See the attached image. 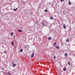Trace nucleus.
<instances>
[{
  "instance_id": "obj_1",
  "label": "nucleus",
  "mask_w": 75,
  "mask_h": 75,
  "mask_svg": "<svg viewBox=\"0 0 75 75\" xmlns=\"http://www.w3.org/2000/svg\"><path fill=\"white\" fill-rule=\"evenodd\" d=\"M34 53H33L31 55V58H33L34 57Z\"/></svg>"
},
{
  "instance_id": "obj_2",
  "label": "nucleus",
  "mask_w": 75,
  "mask_h": 75,
  "mask_svg": "<svg viewBox=\"0 0 75 75\" xmlns=\"http://www.w3.org/2000/svg\"><path fill=\"white\" fill-rule=\"evenodd\" d=\"M63 28H67V27H66V25L65 24H63Z\"/></svg>"
},
{
  "instance_id": "obj_3",
  "label": "nucleus",
  "mask_w": 75,
  "mask_h": 75,
  "mask_svg": "<svg viewBox=\"0 0 75 75\" xmlns=\"http://www.w3.org/2000/svg\"><path fill=\"white\" fill-rule=\"evenodd\" d=\"M17 62V61L16 60H13L12 61V63L13 64H14L15 62Z\"/></svg>"
},
{
  "instance_id": "obj_4",
  "label": "nucleus",
  "mask_w": 75,
  "mask_h": 75,
  "mask_svg": "<svg viewBox=\"0 0 75 75\" xmlns=\"http://www.w3.org/2000/svg\"><path fill=\"white\" fill-rule=\"evenodd\" d=\"M23 49H21L20 50V52H23Z\"/></svg>"
},
{
  "instance_id": "obj_5",
  "label": "nucleus",
  "mask_w": 75,
  "mask_h": 75,
  "mask_svg": "<svg viewBox=\"0 0 75 75\" xmlns=\"http://www.w3.org/2000/svg\"><path fill=\"white\" fill-rule=\"evenodd\" d=\"M7 51L5 50L3 52L4 53H5V54H7Z\"/></svg>"
},
{
  "instance_id": "obj_6",
  "label": "nucleus",
  "mask_w": 75,
  "mask_h": 75,
  "mask_svg": "<svg viewBox=\"0 0 75 75\" xmlns=\"http://www.w3.org/2000/svg\"><path fill=\"white\" fill-rule=\"evenodd\" d=\"M63 70L64 71H67V69H66V68H64L63 69Z\"/></svg>"
},
{
  "instance_id": "obj_7",
  "label": "nucleus",
  "mask_w": 75,
  "mask_h": 75,
  "mask_svg": "<svg viewBox=\"0 0 75 75\" xmlns=\"http://www.w3.org/2000/svg\"><path fill=\"white\" fill-rule=\"evenodd\" d=\"M66 42H69V39H67L66 40Z\"/></svg>"
},
{
  "instance_id": "obj_8",
  "label": "nucleus",
  "mask_w": 75,
  "mask_h": 75,
  "mask_svg": "<svg viewBox=\"0 0 75 75\" xmlns=\"http://www.w3.org/2000/svg\"><path fill=\"white\" fill-rule=\"evenodd\" d=\"M51 39H52V38L49 37V38H48V40H51Z\"/></svg>"
},
{
  "instance_id": "obj_9",
  "label": "nucleus",
  "mask_w": 75,
  "mask_h": 75,
  "mask_svg": "<svg viewBox=\"0 0 75 75\" xmlns=\"http://www.w3.org/2000/svg\"><path fill=\"white\" fill-rule=\"evenodd\" d=\"M55 45H56V42H55L53 45V46H54V47H55Z\"/></svg>"
},
{
  "instance_id": "obj_10",
  "label": "nucleus",
  "mask_w": 75,
  "mask_h": 75,
  "mask_svg": "<svg viewBox=\"0 0 75 75\" xmlns=\"http://www.w3.org/2000/svg\"><path fill=\"white\" fill-rule=\"evenodd\" d=\"M50 19L51 20H54V18H53V17H50Z\"/></svg>"
},
{
  "instance_id": "obj_11",
  "label": "nucleus",
  "mask_w": 75,
  "mask_h": 75,
  "mask_svg": "<svg viewBox=\"0 0 75 75\" xmlns=\"http://www.w3.org/2000/svg\"><path fill=\"white\" fill-rule=\"evenodd\" d=\"M69 5H71V3L70 2V1H69Z\"/></svg>"
},
{
  "instance_id": "obj_12",
  "label": "nucleus",
  "mask_w": 75,
  "mask_h": 75,
  "mask_svg": "<svg viewBox=\"0 0 75 75\" xmlns=\"http://www.w3.org/2000/svg\"><path fill=\"white\" fill-rule=\"evenodd\" d=\"M13 10L14 11H16V10H17V8L16 9H13Z\"/></svg>"
},
{
  "instance_id": "obj_13",
  "label": "nucleus",
  "mask_w": 75,
  "mask_h": 75,
  "mask_svg": "<svg viewBox=\"0 0 75 75\" xmlns=\"http://www.w3.org/2000/svg\"><path fill=\"white\" fill-rule=\"evenodd\" d=\"M13 67H16V64H13Z\"/></svg>"
},
{
  "instance_id": "obj_14",
  "label": "nucleus",
  "mask_w": 75,
  "mask_h": 75,
  "mask_svg": "<svg viewBox=\"0 0 75 75\" xmlns=\"http://www.w3.org/2000/svg\"><path fill=\"white\" fill-rule=\"evenodd\" d=\"M56 47L57 49H59V46H56Z\"/></svg>"
},
{
  "instance_id": "obj_15",
  "label": "nucleus",
  "mask_w": 75,
  "mask_h": 75,
  "mask_svg": "<svg viewBox=\"0 0 75 75\" xmlns=\"http://www.w3.org/2000/svg\"><path fill=\"white\" fill-rule=\"evenodd\" d=\"M65 55L66 57H67V56H68V54H67V53H65Z\"/></svg>"
},
{
  "instance_id": "obj_16",
  "label": "nucleus",
  "mask_w": 75,
  "mask_h": 75,
  "mask_svg": "<svg viewBox=\"0 0 75 75\" xmlns=\"http://www.w3.org/2000/svg\"><path fill=\"white\" fill-rule=\"evenodd\" d=\"M11 44L12 45H14V42H11Z\"/></svg>"
},
{
  "instance_id": "obj_17",
  "label": "nucleus",
  "mask_w": 75,
  "mask_h": 75,
  "mask_svg": "<svg viewBox=\"0 0 75 75\" xmlns=\"http://www.w3.org/2000/svg\"><path fill=\"white\" fill-rule=\"evenodd\" d=\"M18 32H22V30H18Z\"/></svg>"
},
{
  "instance_id": "obj_18",
  "label": "nucleus",
  "mask_w": 75,
  "mask_h": 75,
  "mask_svg": "<svg viewBox=\"0 0 75 75\" xmlns=\"http://www.w3.org/2000/svg\"><path fill=\"white\" fill-rule=\"evenodd\" d=\"M41 24L42 25H44V23H42Z\"/></svg>"
},
{
  "instance_id": "obj_19",
  "label": "nucleus",
  "mask_w": 75,
  "mask_h": 75,
  "mask_svg": "<svg viewBox=\"0 0 75 75\" xmlns=\"http://www.w3.org/2000/svg\"><path fill=\"white\" fill-rule=\"evenodd\" d=\"M13 35V33H11V35Z\"/></svg>"
},
{
  "instance_id": "obj_20",
  "label": "nucleus",
  "mask_w": 75,
  "mask_h": 75,
  "mask_svg": "<svg viewBox=\"0 0 75 75\" xmlns=\"http://www.w3.org/2000/svg\"><path fill=\"white\" fill-rule=\"evenodd\" d=\"M44 11H45V12H47V9H46V10H45Z\"/></svg>"
},
{
  "instance_id": "obj_21",
  "label": "nucleus",
  "mask_w": 75,
  "mask_h": 75,
  "mask_svg": "<svg viewBox=\"0 0 75 75\" xmlns=\"http://www.w3.org/2000/svg\"><path fill=\"white\" fill-rule=\"evenodd\" d=\"M8 74V75H11V74H10V73H9V72H8L7 73Z\"/></svg>"
},
{
  "instance_id": "obj_22",
  "label": "nucleus",
  "mask_w": 75,
  "mask_h": 75,
  "mask_svg": "<svg viewBox=\"0 0 75 75\" xmlns=\"http://www.w3.org/2000/svg\"><path fill=\"white\" fill-rule=\"evenodd\" d=\"M64 1V0H60V1H61V2H62V1Z\"/></svg>"
},
{
  "instance_id": "obj_23",
  "label": "nucleus",
  "mask_w": 75,
  "mask_h": 75,
  "mask_svg": "<svg viewBox=\"0 0 75 75\" xmlns=\"http://www.w3.org/2000/svg\"><path fill=\"white\" fill-rule=\"evenodd\" d=\"M1 69H2V70H4V67H3Z\"/></svg>"
},
{
  "instance_id": "obj_24",
  "label": "nucleus",
  "mask_w": 75,
  "mask_h": 75,
  "mask_svg": "<svg viewBox=\"0 0 75 75\" xmlns=\"http://www.w3.org/2000/svg\"><path fill=\"white\" fill-rule=\"evenodd\" d=\"M37 23H38V21H37L36 23V24H37Z\"/></svg>"
},
{
  "instance_id": "obj_25",
  "label": "nucleus",
  "mask_w": 75,
  "mask_h": 75,
  "mask_svg": "<svg viewBox=\"0 0 75 75\" xmlns=\"http://www.w3.org/2000/svg\"><path fill=\"white\" fill-rule=\"evenodd\" d=\"M68 64H69V65H71V64H70V63H69V62H68Z\"/></svg>"
},
{
  "instance_id": "obj_26",
  "label": "nucleus",
  "mask_w": 75,
  "mask_h": 75,
  "mask_svg": "<svg viewBox=\"0 0 75 75\" xmlns=\"http://www.w3.org/2000/svg\"><path fill=\"white\" fill-rule=\"evenodd\" d=\"M23 4H25V2H23Z\"/></svg>"
},
{
  "instance_id": "obj_27",
  "label": "nucleus",
  "mask_w": 75,
  "mask_h": 75,
  "mask_svg": "<svg viewBox=\"0 0 75 75\" xmlns=\"http://www.w3.org/2000/svg\"><path fill=\"white\" fill-rule=\"evenodd\" d=\"M27 48V47L26 46H25V49H26Z\"/></svg>"
},
{
  "instance_id": "obj_28",
  "label": "nucleus",
  "mask_w": 75,
  "mask_h": 75,
  "mask_svg": "<svg viewBox=\"0 0 75 75\" xmlns=\"http://www.w3.org/2000/svg\"><path fill=\"white\" fill-rule=\"evenodd\" d=\"M54 59H55V58H56V57H54Z\"/></svg>"
},
{
  "instance_id": "obj_29",
  "label": "nucleus",
  "mask_w": 75,
  "mask_h": 75,
  "mask_svg": "<svg viewBox=\"0 0 75 75\" xmlns=\"http://www.w3.org/2000/svg\"><path fill=\"white\" fill-rule=\"evenodd\" d=\"M7 0V1H8V0Z\"/></svg>"
}]
</instances>
